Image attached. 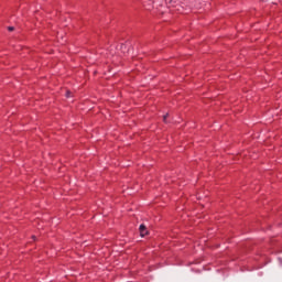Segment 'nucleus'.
I'll return each mask as SVG.
<instances>
[{
    "mask_svg": "<svg viewBox=\"0 0 282 282\" xmlns=\"http://www.w3.org/2000/svg\"><path fill=\"white\" fill-rule=\"evenodd\" d=\"M139 230H140L141 237H147V235H149V231L147 230V226L144 225H140Z\"/></svg>",
    "mask_w": 282,
    "mask_h": 282,
    "instance_id": "nucleus-1",
    "label": "nucleus"
},
{
    "mask_svg": "<svg viewBox=\"0 0 282 282\" xmlns=\"http://www.w3.org/2000/svg\"><path fill=\"white\" fill-rule=\"evenodd\" d=\"M69 96H72V91H66V98H69Z\"/></svg>",
    "mask_w": 282,
    "mask_h": 282,
    "instance_id": "nucleus-2",
    "label": "nucleus"
},
{
    "mask_svg": "<svg viewBox=\"0 0 282 282\" xmlns=\"http://www.w3.org/2000/svg\"><path fill=\"white\" fill-rule=\"evenodd\" d=\"M166 118H169V115H165V116L163 117V121H164V122H166Z\"/></svg>",
    "mask_w": 282,
    "mask_h": 282,
    "instance_id": "nucleus-3",
    "label": "nucleus"
},
{
    "mask_svg": "<svg viewBox=\"0 0 282 282\" xmlns=\"http://www.w3.org/2000/svg\"><path fill=\"white\" fill-rule=\"evenodd\" d=\"M12 30H14V28L13 26H9V31L12 32Z\"/></svg>",
    "mask_w": 282,
    "mask_h": 282,
    "instance_id": "nucleus-4",
    "label": "nucleus"
},
{
    "mask_svg": "<svg viewBox=\"0 0 282 282\" xmlns=\"http://www.w3.org/2000/svg\"><path fill=\"white\" fill-rule=\"evenodd\" d=\"M124 47H126L124 45H121V50H124Z\"/></svg>",
    "mask_w": 282,
    "mask_h": 282,
    "instance_id": "nucleus-5",
    "label": "nucleus"
}]
</instances>
